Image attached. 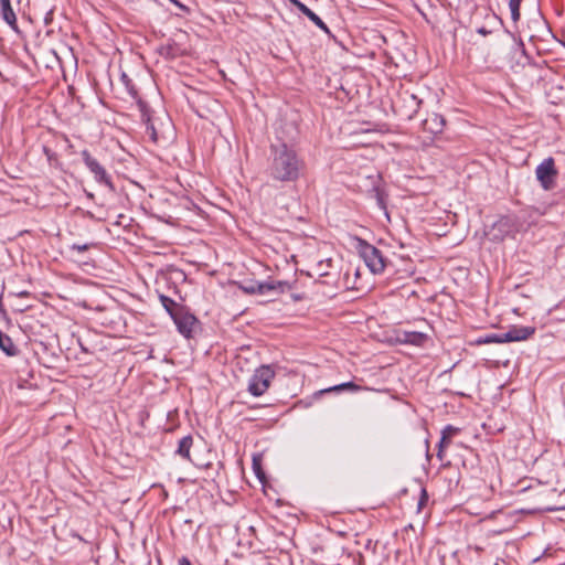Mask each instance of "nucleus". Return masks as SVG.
<instances>
[{"mask_svg": "<svg viewBox=\"0 0 565 565\" xmlns=\"http://www.w3.org/2000/svg\"><path fill=\"white\" fill-rule=\"evenodd\" d=\"M303 161L286 143L271 146L268 174L279 182H295L302 174Z\"/></svg>", "mask_w": 565, "mask_h": 565, "instance_id": "1", "label": "nucleus"}, {"mask_svg": "<svg viewBox=\"0 0 565 565\" xmlns=\"http://www.w3.org/2000/svg\"><path fill=\"white\" fill-rule=\"evenodd\" d=\"M276 372L273 365L263 364L258 366L248 381L247 391L255 397L264 395L269 388Z\"/></svg>", "mask_w": 565, "mask_h": 565, "instance_id": "2", "label": "nucleus"}, {"mask_svg": "<svg viewBox=\"0 0 565 565\" xmlns=\"http://www.w3.org/2000/svg\"><path fill=\"white\" fill-rule=\"evenodd\" d=\"M359 253L373 274H381L386 267V260L380 249L360 239Z\"/></svg>", "mask_w": 565, "mask_h": 565, "instance_id": "3", "label": "nucleus"}, {"mask_svg": "<svg viewBox=\"0 0 565 565\" xmlns=\"http://www.w3.org/2000/svg\"><path fill=\"white\" fill-rule=\"evenodd\" d=\"M558 171L552 157L545 158L535 169V177L545 191H551L556 185Z\"/></svg>", "mask_w": 565, "mask_h": 565, "instance_id": "4", "label": "nucleus"}, {"mask_svg": "<svg viewBox=\"0 0 565 565\" xmlns=\"http://www.w3.org/2000/svg\"><path fill=\"white\" fill-rule=\"evenodd\" d=\"M81 156L86 168L89 170L90 173H93L95 181L98 184L108 188L110 191H114L115 186L113 184L111 177L106 171V169L98 162V160L92 157L88 150H83L81 152Z\"/></svg>", "mask_w": 565, "mask_h": 565, "instance_id": "5", "label": "nucleus"}, {"mask_svg": "<svg viewBox=\"0 0 565 565\" xmlns=\"http://www.w3.org/2000/svg\"><path fill=\"white\" fill-rule=\"evenodd\" d=\"M422 100L416 95L405 92L394 103L395 110L405 119H413L418 113Z\"/></svg>", "mask_w": 565, "mask_h": 565, "instance_id": "6", "label": "nucleus"}, {"mask_svg": "<svg viewBox=\"0 0 565 565\" xmlns=\"http://www.w3.org/2000/svg\"><path fill=\"white\" fill-rule=\"evenodd\" d=\"M178 331L185 338H191L198 319L185 307L179 309L172 317Z\"/></svg>", "mask_w": 565, "mask_h": 565, "instance_id": "7", "label": "nucleus"}, {"mask_svg": "<svg viewBox=\"0 0 565 565\" xmlns=\"http://www.w3.org/2000/svg\"><path fill=\"white\" fill-rule=\"evenodd\" d=\"M535 328L531 326H512L507 332H503V341L519 342L530 339L535 333Z\"/></svg>", "mask_w": 565, "mask_h": 565, "instance_id": "8", "label": "nucleus"}, {"mask_svg": "<svg viewBox=\"0 0 565 565\" xmlns=\"http://www.w3.org/2000/svg\"><path fill=\"white\" fill-rule=\"evenodd\" d=\"M446 120L439 114H431L425 120H423V129L433 135L440 134L444 130Z\"/></svg>", "mask_w": 565, "mask_h": 565, "instance_id": "9", "label": "nucleus"}, {"mask_svg": "<svg viewBox=\"0 0 565 565\" xmlns=\"http://www.w3.org/2000/svg\"><path fill=\"white\" fill-rule=\"evenodd\" d=\"M0 14L3 21L15 32H18L17 15L11 7L10 0H0Z\"/></svg>", "mask_w": 565, "mask_h": 565, "instance_id": "10", "label": "nucleus"}, {"mask_svg": "<svg viewBox=\"0 0 565 565\" xmlns=\"http://www.w3.org/2000/svg\"><path fill=\"white\" fill-rule=\"evenodd\" d=\"M286 288H288V284L286 281H280V280L257 282V291L260 295H265L269 291L284 292L286 290Z\"/></svg>", "mask_w": 565, "mask_h": 565, "instance_id": "11", "label": "nucleus"}, {"mask_svg": "<svg viewBox=\"0 0 565 565\" xmlns=\"http://www.w3.org/2000/svg\"><path fill=\"white\" fill-rule=\"evenodd\" d=\"M299 11L302 14H305L311 22H313L324 33L330 34V30L327 26V24L305 3L301 7L299 6Z\"/></svg>", "mask_w": 565, "mask_h": 565, "instance_id": "12", "label": "nucleus"}, {"mask_svg": "<svg viewBox=\"0 0 565 565\" xmlns=\"http://www.w3.org/2000/svg\"><path fill=\"white\" fill-rule=\"evenodd\" d=\"M0 349L9 356H14L18 353V349L14 345L12 339L0 331Z\"/></svg>", "mask_w": 565, "mask_h": 565, "instance_id": "13", "label": "nucleus"}, {"mask_svg": "<svg viewBox=\"0 0 565 565\" xmlns=\"http://www.w3.org/2000/svg\"><path fill=\"white\" fill-rule=\"evenodd\" d=\"M193 439L191 436H184L179 440L177 454L186 460H191L190 449L192 447Z\"/></svg>", "mask_w": 565, "mask_h": 565, "instance_id": "14", "label": "nucleus"}, {"mask_svg": "<svg viewBox=\"0 0 565 565\" xmlns=\"http://www.w3.org/2000/svg\"><path fill=\"white\" fill-rule=\"evenodd\" d=\"M427 340V335L423 332H404L403 333V342L414 344V345H423Z\"/></svg>", "mask_w": 565, "mask_h": 565, "instance_id": "15", "label": "nucleus"}, {"mask_svg": "<svg viewBox=\"0 0 565 565\" xmlns=\"http://www.w3.org/2000/svg\"><path fill=\"white\" fill-rule=\"evenodd\" d=\"M160 303L166 309V311L169 313V316L172 318L175 312L179 311L183 306L177 303L173 299H171L168 296L160 295L159 296Z\"/></svg>", "mask_w": 565, "mask_h": 565, "instance_id": "16", "label": "nucleus"}, {"mask_svg": "<svg viewBox=\"0 0 565 565\" xmlns=\"http://www.w3.org/2000/svg\"><path fill=\"white\" fill-rule=\"evenodd\" d=\"M503 333H500V334H487L484 337H480L478 340H477V343L478 344H488V343H505V341H503Z\"/></svg>", "mask_w": 565, "mask_h": 565, "instance_id": "17", "label": "nucleus"}, {"mask_svg": "<svg viewBox=\"0 0 565 565\" xmlns=\"http://www.w3.org/2000/svg\"><path fill=\"white\" fill-rule=\"evenodd\" d=\"M522 0H509V8L511 11V18L514 22L520 19V6Z\"/></svg>", "mask_w": 565, "mask_h": 565, "instance_id": "18", "label": "nucleus"}, {"mask_svg": "<svg viewBox=\"0 0 565 565\" xmlns=\"http://www.w3.org/2000/svg\"><path fill=\"white\" fill-rule=\"evenodd\" d=\"M343 390L358 391L359 386L356 384H354L353 382H345V383L329 387V388L324 390L323 392H339V391H343Z\"/></svg>", "mask_w": 565, "mask_h": 565, "instance_id": "19", "label": "nucleus"}, {"mask_svg": "<svg viewBox=\"0 0 565 565\" xmlns=\"http://www.w3.org/2000/svg\"><path fill=\"white\" fill-rule=\"evenodd\" d=\"M372 192L374 193V196L376 199V203H377L379 207L381 210L386 211V202H385L384 192L377 186L373 188Z\"/></svg>", "mask_w": 565, "mask_h": 565, "instance_id": "20", "label": "nucleus"}, {"mask_svg": "<svg viewBox=\"0 0 565 565\" xmlns=\"http://www.w3.org/2000/svg\"><path fill=\"white\" fill-rule=\"evenodd\" d=\"M449 444H450V439H448L447 436L441 435V438L438 443V452H437V456L440 460L443 459L445 448H447L449 446Z\"/></svg>", "mask_w": 565, "mask_h": 565, "instance_id": "21", "label": "nucleus"}, {"mask_svg": "<svg viewBox=\"0 0 565 565\" xmlns=\"http://www.w3.org/2000/svg\"><path fill=\"white\" fill-rule=\"evenodd\" d=\"M459 428L455 427V426H451V425H447L443 431H441V435L443 436H447L448 439L451 440V438L457 435L459 433Z\"/></svg>", "mask_w": 565, "mask_h": 565, "instance_id": "22", "label": "nucleus"}, {"mask_svg": "<svg viewBox=\"0 0 565 565\" xmlns=\"http://www.w3.org/2000/svg\"><path fill=\"white\" fill-rule=\"evenodd\" d=\"M146 134L150 137V139L153 142L158 141L157 130H156V128H154V126L152 124H150V122L147 124V126H146Z\"/></svg>", "mask_w": 565, "mask_h": 565, "instance_id": "23", "label": "nucleus"}, {"mask_svg": "<svg viewBox=\"0 0 565 565\" xmlns=\"http://www.w3.org/2000/svg\"><path fill=\"white\" fill-rule=\"evenodd\" d=\"M72 249L77 250V252H79V253H83V252H85V250H87V249H88V245H87V244H83V245H79V244H73V245H72Z\"/></svg>", "mask_w": 565, "mask_h": 565, "instance_id": "24", "label": "nucleus"}, {"mask_svg": "<svg viewBox=\"0 0 565 565\" xmlns=\"http://www.w3.org/2000/svg\"><path fill=\"white\" fill-rule=\"evenodd\" d=\"M244 289H245V291H247L249 294H258V291H257V282L252 284L249 286H246Z\"/></svg>", "mask_w": 565, "mask_h": 565, "instance_id": "25", "label": "nucleus"}, {"mask_svg": "<svg viewBox=\"0 0 565 565\" xmlns=\"http://www.w3.org/2000/svg\"><path fill=\"white\" fill-rule=\"evenodd\" d=\"M254 469H255V472H256L257 477H258L259 479H262V477H263V472L260 471V468H259V466L256 463V461H254Z\"/></svg>", "mask_w": 565, "mask_h": 565, "instance_id": "26", "label": "nucleus"}, {"mask_svg": "<svg viewBox=\"0 0 565 565\" xmlns=\"http://www.w3.org/2000/svg\"><path fill=\"white\" fill-rule=\"evenodd\" d=\"M179 565H192V564L188 557L183 556L179 559Z\"/></svg>", "mask_w": 565, "mask_h": 565, "instance_id": "27", "label": "nucleus"}, {"mask_svg": "<svg viewBox=\"0 0 565 565\" xmlns=\"http://www.w3.org/2000/svg\"><path fill=\"white\" fill-rule=\"evenodd\" d=\"M294 7L299 10V6L301 7L303 3L299 0H288Z\"/></svg>", "mask_w": 565, "mask_h": 565, "instance_id": "28", "label": "nucleus"}, {"mask_svg": "<svg viewBox=\"0 0 565 565\" xmlns=\"http://www.w3.org/2000/svg\"><path fill=\"white\" fill-rule=\"evenodd\" d=\"M477 32H478L479 34H481V35H488V34L490 33V31H488V30H487L486 28H483V26H482V28H479V29L477 30Z\"/></svg>", "mask_w": 565, "mask_h": 565, "instance_id": "29", "label": "nucleus"}]
</instances>
